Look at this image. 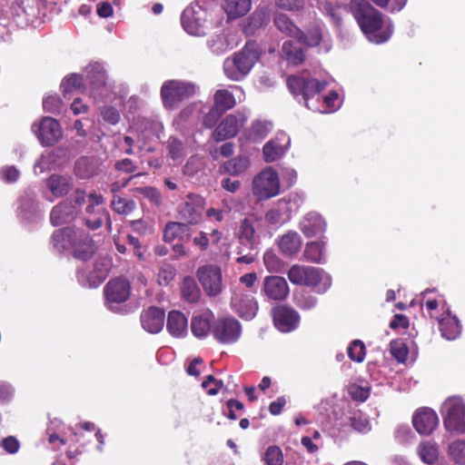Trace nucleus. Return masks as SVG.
I'll use <instances>...</instances> for the list:
<instances>
[{"instance_id": "39", "label": "nucleus", "mask_w": 465, "mask_h": 465, "mask_svg": "<svg viewBox=\"0 0 465 465\" xmlns=\"http://www.w3.org/2000/svg\"><path fill=\"white\" fill-rule=\"evenodd\" d=\"M257 220L253 217H246L240 221L238 229V240L257 243L255 224Z\"/></svg>"}, {"instance_id": "64", "label": "nucleus", "mask_w": 465, "mask_h": 465, "mask_svg": "<svg viewBox=\"0 0 465 465\" xmlns=\"http://www.w3.org/2000/svg\"><path fill=\"white\" fill-rule=\"evenodd\" d=\"M322 10L332 19L335 24H340L341 20V10L340 5L327 2L323 4Z\"/></svg>"}, {"instance_id": "6", "label": "nucleus", "mask_w": 465, "mask_h": 465, "mask_svg": "<svg viewBox=\"0 0 465 465\" xmlns=\"http://www.w3.org/2000/svg\"><path fill=\"white\" fill-rule=\"evenodd\" d=\"M281 182L279 174L272 166L259 172L252 181V193L257 202L268 201L279 195Z\"/></svg>"}, {"instance_id": "60", "label": "nucleus", "mask_w": 465, "mask_h": 465, "mask_svg": "<svg viewBox=\"0 0 465 465\" xmlns=\"http://www.w3.org/2000/svg\"><path fill=\"white\" fill-rule=\"evenodd\" d=\"M264 460L267 465H282L283 455L278 446H270L264 453Z\"/></svg>"}, {"instance_id": "15", "label": "nucleus", "mask_w": 465, "mask_h": 465, "mask_svg": "<svg viewBox=\"0 0 465 465\" xmlns=\"http://www.w3.org/2000/svg\"><path fill=\"white\" fill-rule=\"evenodd\" d=\"M130 283L124 278L109 281L104 286V292L106 305L114 310V305L124 302L130 296Z\"/></svg>"}, {"instance_id": "52", "label": "nucleus", "mask_w": 465, "mask_h": 465, "mask_svg": "<svg viewBox=\"0 0 465 465\" xmlns=\"http://www.w3.org/2000/svg\"><path fill=\"white\" fill-rule=\"evenodd\" d=\"M294 303L302 310H311L317 304V298L312 294L302 291L294 293Z\"/></svg>"}, {"instance_id": "9", "label": "nucleus", "mask_w": 465, "mask_h": 465, "mask_svg": "<svg viewBox=\"0 0 465 465\" xmlns=\"http://www.w3.org/2000/svg\"><path fill=\"white\" fill-rule=\"evenodd\" d=\"M236 104L235 98L233 94L225 89L217 90L213 95V105L209 110L208 113L203 112V104L199 103H194L191 104L186 110L185 114H203L204 116H222L228 110L234 107Z\"/></svg>"}, {"instance_id": "35", "label": "nucleus", "mask_w": 465, "mask_h": 465, "mask_svg": "<svg viewBox=\"0 0 465 465\" xmlns=\"http://www.w3.org/2000/svg\"><path fill=\"white\" fill-rule=\"evenodd\" d=\"M440 331L443 338L455 340L460 333L461 326L456 316L447 313L439 321Z\"/></svg>"}, {"instance_id": "8", "label": "nucleus", "mask_w": 465, "mask_h": 465, "mask_svg": "<svg viewBox=\"0 0 465 465\" xmlns=\"http://www.w3.org/2000/svg\"><path fill=\"white\" fill-rule=\"evenodd\" d=\"M444 426L447 430L465 433V404L461 398L451 397L442 405Z\"/></svg>"}, {"instance_id": "34", "label": "nucleus", "mask_w": 465, "mask_h": 465, "mask_svg": "<svg viewBox=\"0 0 465 465\" xmlns=\"http://www.w3.org/2000/svg\"><path fill=\"white\" fill-rule=\"evenodd\" d=\"M213 317V315L210 311L194 314L191 322V330L193 335L197 338L207 336L211 330V321Z\"/></svg>"}, {"instance_id": "37", "label": "nucleus", "mask_w": 465, "mask_h": 465, "mask_svg": "<svg viewBox=\"0 0 465 465\" xmlns=\"http://www.w3.org/2000/svg\"><path fill=\"white\" fill-rule=\"evenodd\" d=\"M252 6L251 0H224L223 8L229 18L246 15Z\"/></svg>"}, {"instance_id": "32", "label": "nucleus", "mask_w": 465, "mask_h": 465, "mask_svg": "<svg viewBox=\"0 0 465 465\" xmlns=\"http://www.w3.org/2000/svg\"><path fill=\"white\" fill-rule=\"evenodd\" d=\"M302 242L299 233L290 231L279 238L278 246L284 255L293 256L300 252Z\"/></svg>"}, {"instance_id": "12", "label": "nucleus", "mask_w": 465, "mask_h": 465, "mask_svg": "<svg viewBox=\"0 0 465 465\" xmlns=\"http://www.w3.org/2000/svg\"><path fill=\"white\" fill-rule=\"evenodd\" d=\"M205 206L203 197L194 193H189L186 201L180 203L177 208L179 219L186 224H197L202 219L203 211Z\"/></svg>"}, {"instance_id": "58", "label": "nucleus", "mask_w": 465, "mask_h": 465, "mask_svg": "<svg viewBox=\"0 0 465 465\" xmlns=\"http://www.w3.org/2000/svg\"><path fill=\"white\" fill-rule=\"evenodd\" d=\"M377 6L391 13L400 12L404 8L408 0H371Z\"/></svg>"}, {"instance_id": "47", "label": "nucleus", "mask_w": 465, "mask_h": 465, "mask_svg": "<svg viewBox=\"0 0 465 465\" xmlns=\"http://www.w3.org/2000/svg\"><path fill=\"white\" fill-rule=\"evenodd\" d=\"M84 87V76L79 74H70L64 76L60 84L61 92L65 95Z\"/></svg>"}, {"instance_id": "1", "label": "nucleus", "mask_w": 465, "mask_h": 465, "mask_svg": "<svg viewBox=\"0 0 465 465\" xmlns=\"http://www.w3.org/2000/svg\"><path fill=\"white\" fill-rule=\"evenodd\" d=\"M349 8L367 39L374 44L387 42L393 32V25L367 0H351Z\"/></svg>"}, {"instance_id": "24", "label": "nucleus", "mask_w": 465, "mask_h": 465, "mask_svg": "<svg viewBox=\"0 0 465 465\" xmlns=\"http://www.w3.org/2000/svg\"><path fill=\"white\" fill-rule=\"evenodd\" d=\"M164 316L165 314L163 310L155 306H151L141 313L142 326L148 332L157 333L163 327Z\"/></svg>"}, {"instance_id": "5", "label": "nucleus", "mask_w": 465, "mask_h": 465, "mask_svg": "<svg viewBox=\"0 0 465 465\" xmlns=\"http://www.w3.org/2000/svg\"><path fill=\"white\" fill-rule=\"evenodd\" d=\"M322 30L320 25L312 26L307 34L301 31L300 36H296V41L288 40L282 44V56L292 64H299L304 60L303 50L301 44L308 46L317 45L322 39Z\"/></svg>"}, {"instance_id": "16", "label": "nucleus", "mask_w": 465, "mask_h": 465, "mask_svg": "<svg viewBox=\"0 0 465 465\" xmlns=\"http://www.w3.org/2000/svg\"><path fill=\"white\" fill-rule=\"evenodd\" d=\"M262 293L269 301L282 302L288 297L290 288L283 277L277 275L266 276L263 279Z\"/></svg>"}, {"instance_id": "40", "label": "nucleus", "mask_w": 465, "mask_h": 465, "mask_svg": "<svg viewBox=\"0 0 465 465\" xmlns=\"http://www.w3.org/2000/svg\"><path fill=\"white\" fill-rule=\"evenodd\" d=\"M48 187L54 195L59 197L66 194L72 187V178L54 174L48 179Z\"/></svg>"}, {"instance_id": "31", "label": "nucleus", "mask_w": 465, "mask_h": 465, "mask_svg": "<svg viewBox=\"0 0 465 465\" xmlns=\"http://www.w3.org/2000/svg\"><path fill=\"white\" fill-rule=\"evenodd\" d=\"M74 256L82 261L89 260L94 253V244L88 233L80 231L74 246L73 248Z\"/></svg>"}, {"instance_id": "54", "label": "nucleus", "mask_w": 465, "mask_h": 465, "mask_svg": "<svg viewBox=\"0 0 465 465\" xmlns=\"http://www.w3.org/2000/svg\"><path fill=\"white\" fill-rule=\"evenodd\" d=\"M263 262L271 272H280L284 268V262L272 251H267L264 253Z\"/></svg>"}, {"instance_id": "14", "label": "nucleus", "mask_w": 465, "mask_h": 465, "mask_svg": "<svg viewBox=\"0 0 465 465\" xmlns=\"http://www.w3.org/2000/svg\"><path fill=\"white\" fill-rule=\"evenodd\" d=\"M33 131L43 145L50 146L62 137V128L55 118H42L38 124H34Z\"/></svg>"}, {"instance_id": "22", "label": "nucleus", "mask_w": 465, "mask_h": 465, "mask_svg": "<svg viewBox=\"0 0 465 465\" xmlns=\"http://www.w3.org/2000/svg\"><path fill=\"white\" fill-rule=\"evenodd\" d=\"M297 195H290L289 198L278 200L273 207L267 211L264 215L265 221L272 225L282 224L291 219V199Z\"/></svg>"}, {"instance_id": "55", "label": "nucleus", "mask_w": 465, "mask_h": 465, "mask_svg": "<svg viewBox=\"0 0 465 465\" xmlns=\"http://www.w3.org/2000/svg\"><path fill=\"white\" fill-rule=\"evenodd\" d=\"M449 453L453 460L459 464L465 465V441L456 440L450 444Z\"/></svg>"}, {"instance_id": "30", "label": "nucleus", "mask_w": 465, "mask_h": 465, "mask_svg": "<svg viewBox=\"0 0 465 465\" xmlns=\"http://www.w3.org/2000/svg\"><path fill=\"white\" fill-rule=\"evenodd\" d=\"M100 161L94 156H83L74 164V173L81 179H90L99 172Z\"/></svg>"}, {"instance_id": "48", "label": "nucleus", "mask_w": 465, "mask_h": 465, "mask_svg": "<svg viewBox=\"0 0 465 465\" xmlns=\"http://www.w3.org/2000/svg\"><path fill=\"white\" fill-rule=\"evenodd\" d=\"M418 454L423 462L432 464L437 460L439 452L435 443L425 441L419 445Z\"/></svg>"}, {"instance_id": "42", "label": "nucleus", "mask_w": 465, "mask_h": 465, "mask_svg": "<svg viewBox=\"0 0 465 465\" xmlns=\"http://www.w3.org/2000/svg\"><path fill=\"white\" fill-rule=\"evenodd\" d=\"M43 108L45 113L63 114L66 112L65 105L56 94H46L43 98Z\"/></svg>"}, {"instance_id": "33", "label": "nucleus", "mask_w": 465, "mask_h": 465, "mask_svg": "<svg viewBox=\"0 0 465 465\" xmlns=\"http://www.w3.org/2000/svg\"><path fill=\"white\" fill-rule=\"evenodd\" d=\"M250 166V158L247 155L240 154L224 162L220 168L223 173L232 176H239L245 173Z\"/></svg>"}, {"instance_id": "41", "label": "nucleus", "mask_w": 465, "mask_h": 465, "mask_svg": "<svg viewBox=\"0 0 465 465\" xmlns=\"http://www.w3.org/2000/svg\"><path fill=\"white\" fill-rule=\"evenodd\" d=\"M272 130V123L268 120H255L248 132V138L252 142H260Z\"/></svg>"}, {"instance_id": "43", "label": "nucleus", "mask_w": 465, "mask_h": 465, "mask_svg": "<svg viewBox=\"0 0 465 465\" xmlns=\"http://www.w3.org/2000/svg\"><path fill=\"white\" fill-rule=\"evenodd\" d=\"M34 3L35 0H14L10 8L15 16L28 20L35 15Z\"/></svg>"}, {"instance_id": "17", "label": "nucleus", "mask_w": 465, "mask_h": 465, "mask_svg": "<svg viewBox=\"0 0 465 465\" xmlns=\"http://www.w3.org/2000/svg\"><path fill=\"white\" fill-rule=\"evenodd\" d=\"M203 11L199 6L186 7L181 16L183 29L192 35L202 36L205 35V26L203 22Z\"/></svg>"}, {"instance_id": "21", "label": "nucleus", "mask_w": 465, "mask_h": 465, "mask_svg": "<svg viewBox=\"0 0 465 465\" xmlns=\"http://www.w3.org/2000/svg\"><path fill=\"white\" fill-rule=\"evenodd\" d=\"M412 423L420 434L430 435L438 426L439 419L433 410L422 408L413 415Z\"/></svg>"}, {"instance_id": "23", "label": "nucleus", "mask_w": 465, "mask_h": 465, "mask_svg": "<svg viewBox=\"0 0 465 465\" xmlns=\"http://www.w3.org/2000/svg\"><path fill=\"white\" fill-rule=\"evenodd\" d=\"M85 79L91 84L92 94L94 95L97 91L104 88L106 85V70L103 64L93 62L84 67Z\"/></svg>"}, {"instance_id": "62", "label": "nucleus", "mask_w": 465, "mask_h": 465, "mask_svg": "<svg viewBox=\"0 0 465 465\" xmlns=\"http://www.w3.org/2000/svg\"><path fill=\"white\" fill-rule=\"evenodd\" d=\"M169 155L174 161L180 160L183 157V146L181 141L176 138L171 137L168 140Z\"/></svg>"}, {"instance_id": "11", "label": "nucleus", "mask_w": 465, "mask_h": 465, "mask_svg": "<svg viewBox=\"0 0 465 465\" xmlns=\"http://www.w3.org/2000/svg\"><path fill=\"white\" fill-rule=\"evenodd\" d=\"M196 276L204 292L211 297L219 295L223 288L222 270L216 264H205L197 269Z\"/></svg>"}, {"instance_id": "51", "label": "nucleus", "mask_w": 465, "mask_h": 465, "mask_svg": "<svg viewBox=\"0 0 465 465\" xmlns=\"http://www.w3.org/2000/svg\"><path fill=\"white\" fill-rule=\"evenodd\" d=\"M112 207L117 213L127 215L136 208V203L131 199L114 195L112 201Z\"/></svg>"}, {"instance_id": "28", "label": "nucleus", "mask_w": 465, "mask_h": 465, "mask_svg": "<svg viewBox=\"0 0 465 465\" xmlns=\"http://www.w3.org/2000/svg\"><path fill=\"white\" fill-rule=\"evenodd\" d=\"M16 215L22 221H32L37 213V203L33 193L25 192L18 199Z\"/></svg>"}, {"instance_id": "46", "label": "nucleus", "mask_w": 465, "mask_h": 465, "mask_svg": "<svg viewBox=\"0 0 465 465\" xmlns=\"http://www.w3.org/2000/svg\"><path fill=\"white\" fill-rule=\"evenodd\" d=\"M208 47L215 54H222L233 47V44L225 35L212 36L207 42Z\"/></svg>"}, {"instance_id": "25", "label": "nucleus", "mask_w": 465, "mask_h": 465, "mask_svg": "<svg viewBox=\"0 0 465 465\" xmlns=\"http://www.w3.org/2000/svg\"><path fill=\"white\" fill-rule=\"evenodd\" d=\"M78 232H80V230H75L71 227H65L54 231L51 239V243L54 249L58 252L64 250L73 251L78 236Z\"/></svg>"}, {"instance_id": "27", "label": "nucleus", "mask_w": 465, "mask_h": 465, "mask_svg": "<svg viewBox=\"0 0 465 465\" xmlns=\"http://www.w3.org/2000/svg\"><path fill=\"white\" fill-rule=\"evenodd\" d=\"M326 223L322 217L314 212L307 213L300 223V230L306 237L316 236L325 231Z\"/></svg>"}, {"instance_id": "20", "label": "nucleus", "mask_w": 465, "mask_h": 465, "mask_svg": "<svg viewBox=\"0 0 465 465\" xmlns=\"http://www.w3.org/2000/svg\"><path fill=\"white\" fill-rule=\"evenodd\" d=\"M231 306L241 318L245 320H252L258 311V303L254 297L241 292H233Z\"/></svg>"}, {"instance_id": "59", "label": "nucleus", "mask_w": 465, "mask_h": 465, "mask_svg": "<svg viewBox=\"0 0 465 465\" xmlns=\"http://www.w3.org/2000/svg\"><path fill=\"white\" fill-rule=\"evenodd\" d=\"M176 271L174 267L169 263L163 264L158 272L157 282L160 285H168L174 278Z\"/></svg>"}, {"instance_id": "29", "label": "nucleus", "mask_w": 465, "mask_h": 465, "mask_svg": "<svg viewBox=\"0 0 465 465\" xmlns=\"http://www.w3.org/2000/svg\"><path fill=\"white\" fill-rule=\"evenodd\" d=\"M166 328L172 336L183 338L188 331L187 318L179 311H172L167 317Z\"/></svg>"}, {"instance_id": "63", "label": "nucleus", "mask_w": 465, "mask_h": 465, "mask_svg": "<svg viewBox=\"0 0 465 465\" xmlns=\"http://www.w3.org/2000/svg\"><path fill=\"white\" fill-rule=\"evenodd\" d=\"M223 386V381L215 379L213 375H208L202 383L203 389H207L209 395H216Z\"/></svg>"}, {"instance_id": "45", "label": "nucleus", "mask_w": 465, "mask_h": 465, "mask_svg": "<svg viewBox=\"0 0 465 465\" xmlns=\"http://www.w3.org/2000/svg\"><path fill=\"white\" fill-rule=\"evenodd\" d=\"M274 24L281 32L289 36L295 38L301 35V30L284 14H277L274 18Z\"/></svg>"}, {"instance_id": "26", "label": "nucleus", "mask_w": 465, "mask_h": 465, "mask_svg": "<svg viewBox=\"0 0 465 465\" xmlns=\"http://www.w3.org/2000/svg\"><path fill=\"white\" fill-rule=\"evenodd\" d=\"M77 214V210L73 206V202L66 199L52 209L50 221L53 225L58 226L72 222Z\"/></svg>"}, {"instance_id": "57", "label": "nucleus", "mask_w": 465, "mask_h": 465, "mask_svg": "<svg viewBox=\"0 0 465 465\" xmlns=\"http://www.w3.org/2000/svg\"><path fill=\"white\" fill-rule=\"evenodd\" d=\"M348 356L351 361L361 362L365 358V346L360 340L353 341L348 347Z\"/></svg>"}, {"instance_id": "2", "label": "nucleus", "mask_w": 465, "mask_h": 465, "mask_svg": "<svg viewBox=\"0 0 465 465\" xmlns=\"http://www.w3.org/2000/svg\"><path fill=\"white\" fill-rule=\"evenodd\" d=\"M259 54L258 45L255 43H248L241 52L232 58H226L223 62V72L227 78L232 81L244 78L259 59Z\"/></svg>"}, {"instance_id": "10", "label": "nucleus", "mask_w": 465, "mask_h": 465, "mask_svg": "<svg viewBox=\"0 0 465 465\" xmlns=\"http://www.w3.org/2000/svg\"><path fill=\"white\" fill-rule=\"evenodd\" d=\"M104 203V197L101 194L91 193L88 195V204L85 208L86 216L84 218L85 224L92 230L100 228L105 223L108 231L112 229V221L108 211L104 208L96 207Z\"/></svg>"}, {"instance_id": "7", "label": "nucleus", "mask_w": 465, "mask_h": 465, "mask_svg": "<svg viewBox=\"0 0 465 465\" xmlns=\"http://www.w3.org/2000/svg\"><path fill=\"white\" fill-rule=\"evenodd\" d=\"M197 86L182 80H167L161 87L160 95L163 107L173 110L179 106L180 103L194 95Z\"/></svg>"}, {"instance_id": "49", "label": "nucleus", "mask_w": 465, "mask_h": 465, "mask_svg": "<svg viewBox=\"0 0 465 465\" xmlns=\"http://www.w3.org/2000/svg\"><path fill=\"white\" fill-rule=\"evenodd\" d=\"M106 277V270L98 272L95 275L88 276L87 272L84 269L77 271V279L81 285L96 287L103 282Z\"/></svg>"}, {"instance_id": "13", "label": "nucleus", "mask_w": 465, "mask_h": 465, "mask_svg": "<svg viewBox=\"0 0 465 465\" xmlns=\"http://www.w3.org/2000/svg\"><path fill=\"white\" fill-rule=\"evenodd\" d=\"M213 337L221 343H233L237 341L242 333L240 322L232 317L218 319L212 329Z\"/></svg>"}, {"instance_id": "53", "label": "nucleus", "mask_w": 465, "mask_h": 465, "mask_svg": "<svg viewBox=\"0 0 465 465\" xmlns=\"http://www.w3.org/2000/svg\"><path fill=\"white\" fill-rule=\"evenodd\" d=\"M187 229L186 224L180 222H170L165 225L163 239L172 242L178 238Z\"/></svg>"}, {"instance_id": "36", "label": "nucleus", "mask_w": 465, "mask_h": 465, "mask_svg": "<svg viewBox=\"0 0 465 465\" xmlns=\"http://www.w3.org/2000/svg\"><path fill=\"white\" fill-rule=\"evenodd\" d=\"M238 131L236 118H223L213 131V137L216 141H223L234 136Z\"/></svg>"}, {"instance_id": "38", "label": "nucleus", "mask_w": 465, "mask_h": 465, "mask_svg": "<svg viewBox=\"0 0 465 465\" xmlns=\"http://www.w3.org/2000/svg\"><path fill=\"white\" fill-rule=\"evenodd\" d=\"M325 242H311L305 246L303 255L305 259L314 263H324L325 262Z\"/></svg>"}, {"instance_id": "61", "label": "nucleus", "mask_w": 465, "mask_h": 465, "mask_svg": "<svg viewBox=\"0 0 465 465\" xmlns=\"http://www.w3.org/2000/svg\"><path fill=\"white\" fill-rule=\"evenodd\" d=\"M350 420L351 427L359 432H367L371 430L368 418L361 412L354 413Z\"/></svg>"}, {"instance_id": "56", "label": "nucleus", "mask_w": 465, "mask_h": 465, "mask_svg": "<svg viewBox=\"0 0 465 465\" xmlns=\"http://www.w3.org/2000/svg\"><path fill=\"white\" fill-rule=\"evenodd\" d=\"M136 192L145 197L151 203L159 207L163 203L161 193L154 187L144 186L136 189Z\"/></svg>"}, {"instance_id": "3", "label": "nucleus", "mask_w": 465, "mask_h": 465, "mask_svg": "<svg viewBox=\"0 0 465 465\" xmlns=\"http://www.w3.org/2000/svg\"><path fill=\"white\" fill-rule=\"evenodd\" d=\"M288 279L296 285L318 286V292H325L331 285V278L322 269L300 264L292 265L288 271Z\"/></svg>"}, {"instance_id": "19", "label": "nucleus", "mask_w": 465, "mask_h": 465, "mask_svg": "<svg viewBox=\"0 0 465 465\" xmlns=\"http://www.w3.org/2000/svg\"><path fill=\"white\" fill-rule=\"evenodd\" d=\"M291 143L290 137L283 132L278 133L262 147V157L265 163H272L281 159L287 152Z\"/></svg>"}, {"instance_id": "50", "label": "nucleus", "mask_w": 465, "mask_h": 465, "mask_svg": "<svg viewBox=\"0 0 465 465\" xmlns=\"http://www.w3.org/2000/svg\"><path fill=\"white\" fill-rule=\"evenodd\" d=\"M341 99L336 91H331L322 101V108L319 109L321 114H332L341 105Z\"/></svg>"}, {"instance_id": "4", "label": "nucleus", "mask_w": 465, "mask_h": 465, "mask_svg": "<svg viewBox=\"0 0 465 465\" xmlns=\"http://www.w3.org/2000/svg\"><path fill=\"white\" fill-rule=\"evenodd\" d=\"M328 84L329 81L327 79H320L316 72L312 74L309 71H303L299 75H291L287 78L289 90L295 96L302 95L308 107L309 98L318 94Z\"/></svg>"}, {"instance_id": "44", "label": "nucleus", "mask_w": 465, "mask_h": 465, "mask_svg": "<svg viewBox=\"0 0 465 465\" xmlns=\"http://www.w3.org/2000/svg\"><path fill=\"white\" fill-rule=\"evenodd\" d=\"M181 293L183 298L189 302H196L201 297L200 289L194 279L192 277H186L183 279L181 287Z\"/></svg>"}, {"instance_id": "18", "label": "nucleus", "mask_w": 465, "mask_h": 465, "mask_svg": "<svg viewBox=\"0 0 465 465\" xmlns=\"http://www.w3.org/2000/svg\"><path fill=\"white\" fill-rule=\"evenodd\" d=\"M272 314L275 327L282 332L292 331L299 325L300 315L291 307L277 306L272 309Z\"/></svg>"}]
</instances>
